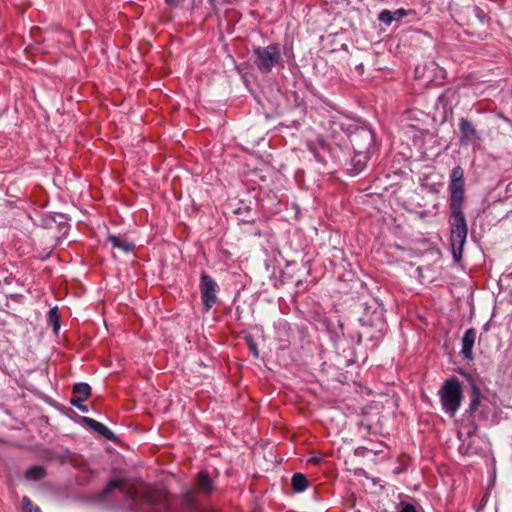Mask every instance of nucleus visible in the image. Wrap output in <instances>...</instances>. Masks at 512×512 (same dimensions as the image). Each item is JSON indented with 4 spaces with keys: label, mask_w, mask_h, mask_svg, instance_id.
I'll return each instance as SVG.
<instances>
[{
    "label": "nucleus",
    "mask_w": 512,
    "mask_h": 512,
    "mask_svg": "<svg viewBox=\"0 0 512 512\" xmlns=\"http://www.w3.org/2000/svg\"><path fill=\"white\" fill-rule=\"evenodd\" d=\"M199 290L204 310L208 312L219 300L217 296L219 286L210 275L202 273Z\"/></svg>",
    "instance_id": "obj_7"
},
{
    "label": "nucleus",
    "mask_w": 512,
    "mask_h": 512,
    "mask_svg": "<svg viewBox=\"0 0 512 512\" xmlns=\"http://www.w3.org/2000/svg\"><path fill=\"white\" fill-rule=\"evenodd\" d=\"M477 331L475 328H469L465 331L462 337L461 354L467 360H473V346L475 344Z\"/></svg>",
    "instance_id": "obj_11"
},
{
    "label": "nucleus",
    "mask_w": 512,
    "mask_h": 512,
    "mask_svg": "<svg viewBox=\"0 0 512 512\" xmlns=\"http://www.w3.org/2000/svg\"><path fill=\"white\" fill-rule=\"evenodd\" d=\"M397 512H423L420 506L413 503L401 501L398 505Z\"/></svg>",
    "instance_id": "obj_19"
},
{
    "label": "nucleus",
    "mask_w": 512,
    "mask_h": 512,
    "mask_svg": "<svg viewBox=\"0 0 512 512\" xmlns=\"http://www.w3.org/2000/svg\"><path fill=\"white\" fill-rule=\"evenodd\" d=\"M250 349L253 351L255 357H258V349L255 343H250Z\"/></svg>",
    "instance_id": "obj_26"
},
{
    "label": "nucleus",
    "mask_w": 512,
    "mask_h": 512,
    "mask_svg": "<svg viewBox=\"0 0 512 512\" xmlns=\"http://www.w3.org/2000/svg\"><path fill=\"white\" fill-rule=\"evenodd\" d=\"M120 490L134 502L155 507V512H197L198 499L193 491L185 489L180 495L173 496L161 485L150 484L142 480L132 483L127 488L120 479L110 480L100 492L99 498L105 500L114 490Z\"/></svg>",
    "instance_id": "obj_1"
},
{
    "label": "nucleus",
    "mask_w": 512,
    "mask_h": 512,
    "mask_svg": "<svg viewBox=\"0 0 512 512\" xmlns=\"http://www.w3.org/2000/svg\"><path fill=\"white\" fill-rule=\"evenodd\" d=\"M107 241L112 245L113 248H117L123 252H131L134 249V244L128 242L121 236L109 235Z\"/></svg>",
    "instance_id": "obj_15"
},
{
    "label": "nucleus",
    "mask_w": 512,
    "mask_h": 512,
    "mask_svg": "<svg viewBox=\"0 0 512 512\" xmlns=\"http://www.w3.org/2000/svg\"><path fill=\"white\" fill-rule=\"evenodd\" d=\"M448 191L449 206H464L465 180L464 170L460 165L455 166L450 172V183L448 185Z\"/></svg>",
    "instance_id": "obj_5"
},
{
    "label": "nucleus",
    "mask_w": 512,
    "mask_h": 512,
    "mask_svg": "<svg viewBox=\"0 0 512 512\" xmlns=\"http://www.w3.org/2000/svg\"><path fill=\"white\" fill-rule=\"evenodd\" d=\"M83 402L84 401L70 400V403H71L72 406L78 408L82 412H87L88 408H87V406L82 404Z\"/></svg>",
    "instance_id": "obj_23"
},
{
    "label": "nucleus",
    "mask_w": 512,
    "mask_h": 512,
    "mask_svg": "<svg viewBox=\"0 0 512 512\" xmlns=\"http://www.w3.org/2000/svg\"><path fill=\"white\" fill-rule=\"evenodd\" d=\"M407 15L408 12L404 8H399L396 11L392 12L393 21H399L402 18L406 17Z\"/></svg>",
    "instance_id": "obj_22"
},
{
    "label": "nucleus",
    "mask_w": 512,
    "mask_h": 512,
    "mask_svg": "<svg viewBox=\"0 0 512 512\" xmlns=\"http://www.w3.org/2000/svg\"><path fill=\"white\" fill-rule=\"evenodd\" d=\"M254 63L262 74H268L275 66H283L280 44L272 43L266 47L253 49Z\"/></svg>",
    "instance_id": "obj_4"
},
{
    "label": "nucleus",
    "mask_w": 512,
    "mask_h": 512,
    "mask_svg": "<svg viewBox=\"0 0 512 512\" xmlns=\"http://www.w3.org/2000/svg\"><path fill=\"white\" fill-rule=\"evenodd\" d=\"M450 243L453 258L459 262L468 235V225L463 206H449Z\"/></svg>",
    "instance_id": "obj_2"
},
{
    "label": "nucleus",
    "mask_w": 512,
    "mask_h": 512,
    "mask_svg": "<svg viewBox=\"0 0 512 512\" xmlns=\"http://www.w3.org/2000/svg\"><path fill=\"white\" fill-rule=\"evenodd\" d=\"M481 141L480 132L476 129L474 124L466 119L459 120V143L461 146H471Z\"/></svg>",
    "instance_id": "obj_9"
},
{
    "label": "nucleus",
    "mask_w": 512,
    "mask_h": 512,
    "mask_svg": "<svg viewBox=\"0 0 512 512\" xmlns=\"http://www.w3.org/2000/svg\"><path fill=\"white\" fill-rule=\"evenodd\" d=\"M321 462H322V458L321 457H311L308 460V463L313 464V465H319Z\"/></svg>",
    "instance_id": "obj_24"
},
{
    "label": "nucleus",
    "mask_w": 512,
    "mask_h": 512,
    "mask_svg": "<svg viewBox=\"0 0 512 512\" xmlns=\"http://www.w3.org/2000/svg\"><path fill=\"white\" fill-rule=\"evenodd\" d=\"M378 20L386 25H390L393 22L392 11L383 10L378 15Z\"/></svg>",
    "instance_id": "obj_21"
},
{
    "label": "nucleus",
    "mask_w": 512,
    "mask_h": 512,
    "mask_svg": "<svg viewBox=\"0 0 512 512\" xmlns=\"http://www.w3.org/2000/svg\"><path fill=\"white\" fill-rule=\"evenodd\" d=\"M349 141L354 152H372L375 146V135L372 129L359 126L350 132Z\"/></svg>",
    "instance_id": "obj_6"
},
{
    "label": "nucleus",
    "mask_w": 512,
    "mask_h": 512,
    "mask_svg": "<svg viewBox=\"0 0 512 512\" xmlns=\"http://www.w3.org/2000/svg\"><path fill=\"white\" fill-rule=\"evenodd\" d=\"M477 429H478L477 425H474L473 429L468 432V436L474 435L476 433Z\"/></svg>",
    "instance_id": "obj_27"
},
{
    "label": "nucleus",
    "mask_w": 512,
    "mask_h": 512,
    "mask_svg": "<svg viewBox=\"0 0 512 512\" xmlns=\"http://www.w3.org/2000/svg\"><path fill=\"white\" fill-rule=\"evenodd\" d=\"M442 409L451 417H454L461 406L463 391L458 378L451 377L444 381L438 391Z\"/></svg>",
    "instance_id": "obj_3"
},
{
    "label": "nucleus",
    "mask_w": 512,
    "mask_h": 512,
    "mask_svg": "<svg viewBox=\"0 0 512 512\" xmlns=\"http://www.w3.org/2000/svg\"><path fill=\"white\" fill-rule=\"evenodd\" d=\"M291 486L294 492L299 493L306 490L309 486V481L302 473H294L291 479Z\"/></svg>",
    "instance_id": "obj_16"
},
{
    "label": "nucleus",
    "mask_w": 512,
    "mask_h": 512,
    "mask_svg": "<svg viewBox=\"0 0 512 512\" xmlns=\"http://www.w3.org/2000/svg\"><path fill=\"white\" fill-rule=\"evenodd\" d=\"M72 394L70 400L86 401L91 395V387L87 383H77L73 386Z\"/></svg>",
    "instance_id": "obj_14"
},
{
    "label": "nucleus",
    "mask_w": 512,
    "mask_h": 512,
    "mask_svg": "<svg viewBox=\"0 0 512 512\" xmlns=\"http://www.w3.org/2000/svg\"><path fill=\"white\" fill-rule=\"evenodd\" d=\"M22 512H41V510L30 500V498L24 496L22 498Z\"/></svg>",
    "instance_id": "obj_20"
},
{
    "label": "nucleus",
    "mask_w": 512,
    "mask_h": 512,
    "mask_svg": "<svg viewBox=\"0 0 512 512\" xmlns=\"http://www.w3.org/2000/svg\"><path fill=\"white\" fill-rule=\"evenodd\" d=\"M481 400H482V392L480 388L476 384L471 385V393H470V404L468 409L466 410V413L470 416H475L476 412L481 407ZM488 413L486 410V406L482 405V410L478 414L477 418L478 420L487 419Z\"/></svg>",
    "instance_id": "obj_10"
},
{
    "label": "nucleus",
    "mask_w": 512,
    "mask_h": 512,
    "mask_svg": "<svg viewBox=\"0 0 512 512\" xmlns=\"http://www.w3.org/2000/svg\"><path fill=\"white\" fill-rule=\"evenodd\" d=\"M187 489L189 491H193L194 496L197 499L198 496L208 499L216 490V485L215 481L210 477L209 473L206 470H201L195 475L193 479V486Z\"/></svg>",
    "instance_id": "obj_8"
},
{
    "label": "nucleus",
    "mask_w": 512,
    "mask_h": 512,
    "mask_svg": "<svg viewBox=\"0 0 512 512\" xmlns=\"http://www.w3.org/2000/svg\"><path fill=\"white\" fill-rule=\"evenodd\" d=\"M83 422L102 437L112 441L116 439L115 434L108 427L95 419L83 417Z\"/></svg>",
    "instance_id": "obj_12"
},
{
    "label": "nucleus",
    "mask_w": 512,
    "mask_h": 512,
    "mask_svg": "<svg viewBox=\"0 0 512 512\" xmlns=\"http://www.w3.org/2000/svg\"><path fill=\"white\" fill-rule=\"evenodd\" d=\"M371 153L372 152H366V151L354 152V155L351 159V165H352L351 170L354 174L360 173L366 167V164H367L368 160L370 159Z\"/></svg>",
    "instance_id": "obj_13"
},
{
    "label": "nucleus",
    "mask_w": 512,
    "mask_h": 512,
    "mask_svg": "<svg viewBox=\"0 0 512 512\" xmlns=\"http://www.w3.org/2000/svg\"><path fill=\"white\" fill-rule=\"evenodd\" d=\"M60 319H61V316H60V312L58 310L57 307H53L49 310L48 312V317H47V320H48V323L50 325H52V328H53V332L55 334L58 333L59 331V328H60Z\"/></svg>",
    "instance_id": "obj_17"
},
{
    "label": "nucleus",
    "mask_w": 512,
    "mask_h": 512,
    "mask_svg": "<svg viewBox=\"0 0 512 512\" xmlns=\"http://www.w3.org/2000/svg\"><path fill=\"white\" fill-rule=\"evenodd\" d=\"M46 471L42 466H32L25 472V477L28 480H41L45 477Z\"/></svg>",
    "instance_id": "obj_18"
},
{
    "label": "nucleus",
    "mask_w": 512,
    "mask_h": 512,
    "mask_svg": "<svg viewBox=\"0 0 512 512\" xmlns=\"http://www.w3.org/2000/svg\"><path fill=\"white\" fill-rule=\"evenodd\" d=\"M182 0H165V3L169 6H177Z\"/></svg>",
    "instance_id": "obj_25"
}]
</instances>
